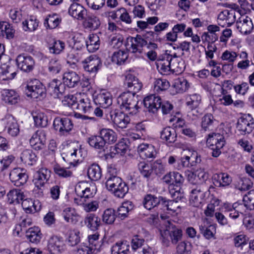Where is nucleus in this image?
<instances>
[{"label":"nucleus","instance_id":"16","mask_svg":"<svg viewBox=\"0 0 254 254\" xmlns=\"http://www.w3.org/2000/svg\"><path fill=\"white\" fill-rule=\"evenodd\" d=\"M123 112L113 111L110 114L111 120L114 124L121 128H126L130 122L129 117Z\"/></svg>","mask_w":254,"mask_h":254},{"label":"nucleus","instance_id":"24","mask_svg":"<svg viewBox=\"0 0 254 254\" xmlns=\"http://www.w3.org/2000/svg\"><path fill=\"white\" fill-rule=\"evenodd\" d=\"M164 182L169 185L174 186H182L184 182V178L182 174L177 172H169L163 178Z\"/></svg>","mask_w":254,"mask_h":254},{"label":"nucleus","instance_id":"48","mask_svg":"<svg viewBox=\"0 0 254 254\" xmlns=\"http://www.w3.org/2000/svg\"><path fill=\"white\" fill-rule=\"evenodd\" d=\"M171 65V71L176 74L182 73L186 67L185 61L182 59H178L177 56L176 57L173 58Z\"/></svg>","mask_w":254,"mask_h":254},{"label":"nucleus","instance_id":"17","mask_svg":"<svg viewBox=\"0 0 254 254\" xmlns=\"http://www.w3.org/2000/svg\"><path fill=\"white\" fill-rule=\"evenodd\" d=\"M205 193L199 187L192 190L190 200L191 205L196 207H200L205 201Z\"/></svg>","mask_w":254,"mask_h":254},{"label":"nucleus","instance_id":"12","mask_svg":"<svg viewBox=\"0 0 254 254\" xmlns=\"http://www.w3.org/2000/svg\"><path fill=\"white\" fill-rule=\"evenodd\" d=\"M144 36L137 35L135 37H130L128 45H130L129 50L132 53L141 54L142 52L144 46L147 45V42Z\"/></svg>","mask_w":254,"mask_h":254},{"label":"nucleus","instance_id":"1","mask_svg":"<svg viewBox=\"0 0 254 254\" xmlns=\"http://www.w3.org/2000/svg\"><path fill=\"white\" fill-rule=\"evenodd\" d=\"M111 170L109 171V173L107 176L106 187L115 196L123 198L128 192V187L120 177L111 174Z\"/></svg>","mask_w":254,"mask_h":254},{"label":"nucleus","instance_id":"20","mask_svg":"<svg viewBox=\"0 0 254 254\" xmlns=\"http://www.w3.org/2000/svg\"><path fill=\"white\" fill-rule=\"evenodd\" d=\"M68 13L74 18L81 20L87 16V10L77 2H73L68 8Z\"/></svg>","mask_w":254,"mask_h":254},{"label":"nucleus","instance_id":"14","mask_svg":"<svg viewBox=\"0 0 254 254\" xmlns=\"http://www.w3.org/2000/svg\"><path fill=\"white\" fill-rule=\"evenodd\" d=\"M143 103L149 112L155 113L160 108L162 100L159 96L152 94L144 98Z\"/></svg>","mask_w":254,"mask_h":254},{"label":"nucleus","instance_id":"5","mask_svg":"<svg viewBox=\"0 0 254 254\" xmlns=\"http://www.w3.org/2000/svg\"><path fill=\"white\" fill-rule=\"evenodd\" d=\"M225 142L224 137L220 133L208 134L206 144L212 150L211 155L213 157H218L221 154V149L224 146Z\"/></svg>","mask_w":254,"mask_h":254},{"label":"nucleus","instance_id":"13","mask_svg":"<svg viewBox=\"0 0 254 254\" xmlns=\"http://www.w3.org/2000/svg\"><path fill=\"white\" fill-rule=\"evenodd\" d=\"M236 20L235 12L227 9L221 11L218 16V24L222 27H230Z\"/></svg>","mask_w":254,"mask_h":254},{"label":"nucleus","instance_id":"41","mask_svg":"<svg viewBox=\"0 0 254 254\" xmlns=\"http://www.w3.org/2000/svg\"><path fill=\"white\" fill-rule=\"evenodd\" d=\"M80 146L77 143H72L69 144L66 148V156L70 160L73 161H76V157L80 155ZM78 161V159H77Z\"/></svg>","mask_w":254,"mask_h":254},{"label":"nucleus","instance_id":"62","mask_svg":"<svg viewBox=\"0 0 254 254\" xmlns=\"http://www.w3.org/2000/svg\"><path fill=\"white\" fill-rule=\"evenodd\" d=\"M248 242V238L244 234L239 235L234 239L235 246L237 248H240L241 250L245 247H247Z\"/></svg>","mask_w":254,"mask_h":254},{"label":"nucleus","instance_id":"58","mask_svg":"<svg viewBox=\"0 0 254 254\" xmlns=\"http://www.w3.org/2000/svg\"><path fill=\"white\" fill-rule=\"evenodd\" d=\"M244 206L250 210L254 209V190L249 191L243 197Z\"/></svg>","mask_w":254,"mask_h":254},{"label":"nucleus","instance_id":"63","mask_svg":"<svg viewBox=\"0 0 254 254\" xmlns=\"http://www.w3.org/2000/svg\"><path fill=\"white\" fill-rule=\"evenodd\" d=\"M54 170L60 177L68 178L72 175V172L68 168H64L59 165H56L54 167Z\"/></svg>","mask_w":254,"mask_h":254},{"label":"nucleus","instance_id":"51","mask_svg":"<svg viewBox=\"0 0 254 254\" xmlns=\"http://www.w3.org/2000/svg\"><path fill=\"white\" fill-rule=\"evenodd\" d=\"M116 211L113 208H107L102 215V221L106 224L112 225L114 224L117 218Z\"/></svg>","mask_w":254,"mask_h":254},{"label":"nucleus","instance_id":"34","mask_svg":"<svg viewBox=\"0 0 254 254\" xmlns=\"http://www.w3.org/2000/svg\"><path fill=\"white\" fill-rule=\"evenodd\" d=\"M68 42L71 49L76 51H81L84 48V45L86 44L84 39L81 36L78 35L73 36L69 39Z\"/></svg>","mask_w":254,"mask_h":254},{"label":"nucleus","instance_id":"29","mask_svg":"<svg viewBox=\"0 0 254 254\" xmlns=\"http://www.w3.org/2000/svg\"><path fill=\"white\" fill-rule=\"evenodd\" d=\"M64 83L69 88H74L80 84V78L75 72L64 73L63 76Z\"/></svg>","mask_w":254,"mask_h":254},{"label":"nucleus","instance_id":"33","mask_svg":"<svg viewBox=\"0 0 254 254\" xmlns=\"http://www.w3.org/2000/svg\"><path fill=\"white\" fill-rule=\"evenodd\" d=\"M2 100L6 103L15 104L19 100L18 94L13 90L3 89L1 92Z\"/></svg>","mask_w":254,"mask_h":254},{"label":"nucleus","instance_id":"47","mask_svg":"<svg viewBox=\"0 0 254 254\" xmlns=\"http://www.w3.org/2000/svg\"><path fill=\"white\" fill-rule=\"evenodd\" d=\"M182 186H174L171 185L169 186L168 189L169 193L175 200H182L184 198V193Z\"/></svg>","mask_w":254,"mask_h":254},{"label":"nucleus","instance_id":"30","mask_svg":"<svg viewBox=\"0 0 254 254\" xmlns=\"http://www.w3.org/2000/svg\"><path fill=\"white\" fill-rule=\"evenodd\" d=\"M134 208L133 203L130 201H126L122 203L121 206L118 207L117 211V217L121 220H124L128 216L129 211Z\"/></svg>","mask_w":254,"mask_h":254},{"label":"nucleus","instance_id":"49","mask_svg":"<svg viewBox=\"0 0 254 254\" xmlns=\"http://www.w3.org/2000/svg\"><path fill=\"white\" fill-rule=\"evenodd\" d=\"M87 174L92 181H98L102 176L101 169L98 164H93L89 167Z\"/></svg>","mask_w":254,"mask_h":254},{"label":"nucleus","instance_id":"8","mask_svg":"<svg viewBox=\"0 0 254 254\" xmlns=\"http://www.w3.org/2000/svg\"><path fill=\"white\" fill-rule=\"evenodd\" d=\"M82 66L85 71L95 74L102 65L100 59L95 55L90 56L82 61Z\"/></svg>","mask_w":254,"mask_h":254},{"label":"nucleus","instance_id":"36","mask_svg":"<svg viewBox=\"0 0 254 254\" xmlns=\"http://www.w3.org/2000/svg\"><path fill=\"white\" fill-rule=\"evenodd\" d=\"M42 233L38 227H32L26 231V237L29 241L37 244L41 241Z\"/></svg>","mask_w":254,"mask_h":254},{"label":"nucleus","instance_id":"15","mask_svg":"<svg viewBox=\"0 0 254 254\" xmlns=\"http://www.w3.org/2000/svg\"><path fill=\"white\" fill-rule=\"evenodd\" d=\"M51 176V171L46 168H41L34 175L33 182L36 187L40 189L47 182Z\"/></svg>","mask_w":254,"mask_h":254},{"label":"nucleus","instance_id":"23","mask_svg":"<svg viewBox=\"0 0 254 254\" xmlns=\"http://www.w3.org/2000/svg\"><path fill=\"white\" fill-rule=\"evenodd\" d=\"M212 179L214 185L219 188L228 186L232 181L231 177L226 173H215Z\"/></svg>","mask_w":254,"mask_h":254},{"label":"nucleus","instance_id":"40","mask_svg":"<svg viewBox=\"0 0 254 254\" xmlns=\"http://www.w3.org/2000/svg\"><path fill=\"white\" fill-rule=\"evenodd\" d=\"M84 19V26L91 30L98 29L101 24L99 18L93 15H87Z\"/></svg>","mask_w":254,"mask_h":254},{"label":"nucleus","instance_id":"61","mask_svg":"<svg viewBox=\"0 0 254 254\" xmlns=\"http://www.w3.org/2000/svg\"><path fill=\"white\" fill-rule=\"evenodd\" d=\"M62 69V65L59 59L55 58L50 60L49 63L48 69L52 74L58 73Z\"/></svg>","mask_w":254,"mask_h":254},{"label":"nucleus","instance_id":"31","mask_svg":"<svg viewBox=\"0 0 254 254\" xmlns=\"http://www.w3.org/2000/svg\"><path fill=\"white\" fill-rule=\"evenodd\" d=\"M177 137L175 129L170 127L164 128L160 133L161 138L170 143L175 142Z\"/></svg>","mask_w":254,"mask_h":254},{"label":"nucleus","instance_id":"32","mask_svg":"<svg viewBox=\"0 0 254 254\" xmlns=\"http://www.w3.org/2000/svg\"><path fill=\"white\" fill-rule=\"evenodd\" d=\"M95 103L102 107L107 108L112 104V98L109 92H104L98 94L95 99Z\"/></svg>","mask_w":254,"mask_h":254},{"label":"nucleus","instance_id":"2","mask_svg":"<svg viewBox=\"0 0 254 254\" xmlns=\"http://www.w3.org/2000/svg\"><path fill=\"white\" fill-rule=\"evenodd\" d=\"M138 100L136 94L131 92H124L117 98V103L123 111L128 112L129 114H135L139 108Z\"/></svg>","mask_w":254,"mask_h":254},{"label":"nucleus","instance_id":"38","mask_svg":"<svg viewBox=\"0 0 254 254\" xmlns=\"http://www.w3.org/2000/svg\"><path fill=\"white\" fill-rule=\"evenodd\" d=\"M62 215L65 221L67 222H70L72 224H75L78 221V214L75 209L71 207L65 208L63 213Z\"/></svg>","mask_w":254,"mask_h":254},{"label":"nucleus","instance_id":"22","mask_svg":"<svg viewBox=\"0 0 254 254\" xmlns=\"http://www.w3.org/2000/svg\"><path fill=\"white\" fill-rule=\"evenodd\" d=\"M2 123L7 129V132L12 136H16L19 132V126L14 117L8 115L2 120Z\"/></svg>","mask_w":254,"mask_h":254},{"label":"nucleus","instance_id":"39","mask_svg":"<svg viewBox=\"0 0 254 254\" xmlns=\"http://www.w3.org/2000/svg\"><path fill=\"white\" fill-rule=\"evenodd\" d=\"M87 142L90 146L97 150H104L105 143L101 135H92L87 139Z\"/></svg>","mask_w":254,"mask_h":254},{"label":"nucleus","instance_id":"3","mask_svg":"<svg viewBox=\"0 0 254 254\" xmlns=\"http://www.w3.org/2000/svg\"><path fill=\"white\" fill-rule=\"evenodd\" d=\"M53 128L60 136H66L71 134L74 127L73 123L69 118L57 117L53 121Z\"/></svg>","mask_w":254,"mask_h":254},{"label":"nucleus","instance_id":"35","mask_svg":"<svg viewBox=\"0 0 254 254\" xmlns=\"http://www.w3.org/2000/svg\"><path fill=\"white\" fill-rule=\"evenodd\" d=\"M99 134L104 139L105 144L114 143L117 139L116 133L111 129L102 128L100 130Z\"/></svg>","mask_w":254,"mask_h":254},{"label":"nucleus","instance_id":"45","mask_svg":"<svg viewBox=\"0 0 254 254\" xmlns=\"http://www.w3.org/2000/svg\"><path fill=\"white\" fill-rule=\"evenodd\" d=\"M20 158L22 161L29 165H34L38 159L36 154L32 150L28 149L23 151Z\"/></svg>","mask_w":254,"mask_h":254},{"label":"nucleus","instance_id":"21","mask_svg":"<svg viewBox=\"0 0 254 254\" xmlns=\"http://www.w3.org/2000/svg\"><path fill=\"white\" fill-rule=\"evenodd\" d=\"M51 254H59L64 249L63 242L57 236H52L49 240L47 246Z\"/></svg>","mask_w":254,"mask_h":254},{"label":"nucleus","instance_id":"26","mask_svg":"<svg viewBox=\"0 0 254 254\" xmlns=\"http://www.w3.org/2000/svg\"><path fill=\"white\" fill-rule=\"evenodd\" d=\"M84 223L88 229L93 231L98 230L101 224L100 218L94 213L88 214L84 218Z\"/></svg>","mask_w":254,"mask_h":254},{"label":"nucleus","instance_id":"19","mask_svg":"<svg viewBox=\"0 0 254 254\" xmlns=\"http://www.w3.org/2000/svg\"><path fill=\"white\" fill-rule=\"evenodd\" d=\"M237 28L242 34H250L253 29V24L251 19L248 16H241L236 22Z\"/></svg>","mask_w":254,"mask_h":254},{"label":"nucleus","instance_id":"43","mask_svg":"<svg viewBox=\"0 0 254 254\" xmlns=\"http://www.w3.org/2000/svg\"><path fill=\"white\" fill-rule=\"evenodd\" d=\"M172 86L175 89L176 93H181L188 90L190 85L187 79L180 77L174 80Z\"/></svg>","mask_w":254,"mask_h":254},{"label":"nucleus","instance_id":"55","mask_svg":"<svg viewBox=\"0 0 254 254\" xmlns=\"http://www.w3.org/2000/svg\"><path fill=\"white\" fill-rule=\"evenodd\" d=\"M128 57V54L127 52L119 50L114 53L112 57V61L117 64L121 65L125 63Z\"/></svg>","mask_w":254,"mask_h":254},{"label":"nucleus","instance_id":"28","mask_svg":"<svg viewBox=\"0 0 254 254\" xmlns=\"http://www.w3.org/2000/svg\"><path fill=\"white\" fill-rule=\"evenodd\" d=\"M126 84L128 88L127 92L136 94L142 88V83L133 75L128 74L126 76Z\"/></svg>","mask_w":254,"mask_h":254},{"label":"nucleus","instance_id":"11","mask_svg":"<svg viewBox=\"0 0 254 254\" xmlns=\"http://www.w3.org/2000/svg\"><path fill=\"white\" fill-rule=\"evenodd\" d=\"M66 88L61 81L54 79L47 86V91L54 98H60L65 92Z\"/></svg>","mask_w":254,"mask_h":254},{"label":"nucleus","instance_id":"42","mask_svg":"<svg viewBox=\"0 0 254 254\" xmlns=\"http://www.w3.org/2000/svg\"><path fill=\"white\" fill-rule=\"evenodd\" d=\"M129 246L127 242H119L114 244L111 249L112 254H129Z\"/></svg>","mask_w":254,"mask_h":254},{"label":"nucleus","instance_id":"37","mask_svg":"<svg viewBox=\"0 0 254 254\" xmlns=\"http://www.w3.org/2000/svg\"><path fill=\"white\" fill-rule=\"evenodd\" d=\"M7 196L9 203H19L25 197L23 192L18 189L10 190L7 193Z\"/></svg>","mask_w":254,"mask_h":254},{"label":"nucleus","instance_id":"60","mask_svg":"<svg viewBox=\"0 0 254 254\" xmlns=\"http://www.w3.org/2000/svg\"><path fill=\"white\" fill-rule=\"evenodd\" d=\"M201 100V97L199 95L193 94L190 95L187 99L186 104L191 109H195L199 105Z\"/></svg>","mask_w":254,"mask_h":254},{"label":"nucleus","instance_id":"64","mask_svg":"<svg viewBox=\"0 0 254 254\" xmlns=\"http://www.w3.org/2000/svg\"><path fill=\"white\" fill-rule=\"evenodd\" d=\"M60 21L59 18L56 15H49L45 20L44 25L50 29H54L58 26Z\"/></svg>","mask_w":254,"mask_h":254},{"label":"nucleus","instance_id":"53","mask_svg":"<svg viewBox=\"0 0 254 254\" xmlns=\"http://www.w3.org/2000/svg\"><path fill=\"white\" fill-rule=\"evenodd\" d=\"M178 202V200H168L166 198L163 197V200L162 201L161 209H162L164 211L167 210L175 212L179 208H180Z\"/></svg>","mask_w":254,"mask_h":254},{"label":"nucleus","instance_id":"27","mask_svg":"<svg viewBox=\"0 0 254 254\" xmlns=\"http://www.w3.org/2000/svg\"><path fill=\"white\" fill-rule=\"evenodd\" d=\"M14 66H11L10 63L0 65V79L2 80L14 78L16 73L14 71Z\"/></svg>","mask_w":254,"mask_h":254},{"label":"nucleus","instance_id":"57","mask_svg":"<svg viewBox=\"0 0 254 254\" xmlns=\"http://www.w3.org/2000/svg\"><path fill=\"white\" fill-rule=\"evenodd\" d=\"M38 23L36 18L34 17H31L29 19L23 21V29L25 31H34L38 27Z\"/></svg>","mask_w":254,"mask_h":254},{"label":"nucleus","instance_id":"6","mask_svg":"<svg viewBox=\"0 0 254 254\" xmlns=\"http://www.w3.org/2000/svg\"><path fill=\"white\" fill-rule=\"evenodd\" d=\"M254 121L251 115L245 114L240 118L236 126V132L241 135L250 133L254 128Z\"/></svg>","mask_w":254,"mask_h":254},{"label":"nucleus","instance_id":"52","mask_svg":"<svg viewBox=\"0 0 254 254\" xmlns=\"http://www.w3.org/2000/svg\"><path fill=\"white\" fill-rule=\"evenodd\" d=\"M201 161L200 156H196L194 157L185 156L181 157L179 160V164H181L183 167L190 168L196 165Z\"/></svg>","mask_w":254,"mask_h":254},{"label":"nucleus","instance_id":"18","mask_svg":"<svg viewBox=\"0 0 254 254\" xmlns=\"http://www.w3.org/2000/svg\"><path fill=\"white\" fill-rule=\"evenodd\" d=\"M163 200V196H156L151 194H147L144 197L143 204L144 207L148 210L155 207H159L161 209Z\"/></svg>","mask_w":254,"mask_h":254},{"label":"nucleus","instance_id":"44","mask_svg":"<svg viewBox=\"0 0 254 254\" xmlns=\"http://www.w3.org/2000/svg\"><path fill=\"white\" fill-rule=\"evenodd\" d=\"M216 120L211 114H205L201 119V127L204 131L212 130Z\"/></svg>","mask_w":254,"mask_h":254},{"label":"nucleus","instance_id":"54","mask_svg":"<svg viewBox=\"0 0 254 254\" xmlns=\"http://www.w3.org/2000/svg\"><path fill=\"white\" fill-rule=\"evenodd\" d=\"M91 100L87 97L80 99L77 105V108L82 110L84 113H90L93 110Z\"/></svg>","mask_w":254,"mask_h":254},{"label":"nucleus","instance_id":"7","mask_svg":"<svg viewBox=\"0 0 254 254\" xmlns=\"http://www.w3.org/2000/svg\"><path fill=\"white\" fill-rule=\"evenodd\" d=\"M176 57V53H172L171 51L166 50L164 54L159 57L156 62V65L158 70L165 74L171 71L172 60L173 58Z\"/></svg>","mask_w":254,"mask_h":254},{"label":"nucleus","instance_id":"9","mask_svg":"<svg viewBox=\"0 0 254 254\" xmlns=\"http://www.w3.org/2000/svg\"><path fill=\"white\" fill-rule=\"evenodd\" d=\"M16 62L18 67L26 72L32 71L35 64L34 59L31 56L24 54L18 56Z\"/></svg>","mask_w":254,"mask_h":254},{"label":"nucleus","instance_id":"46","mask_svg":"<svg viewBox=\"0 0 254 254\" xmlns=\"http://www.w3.org/2000/svg\"><path fill=\"white\" fill-rule=\"evenodd\" d=\"M100 39L96 34H91L89 36V40L86 41V45L89 52H94L99 48Z\"/></svg>","mask_w":254,"mask_h":254},{"label":"nucleus","instance_id":"56","mask_svg":"<svg viewBox=\"0 0 254 254\" xmlns=\"http://www.w3.org/2000/svg\"><path fill=\"white\" fill-rule=\"evenodd\" d=\"M64 43L60 40H53L49 45V50L50 53L59 54L64 49Z\"/></svg>","mask_w":254,"mask_h":254},{"label":"nucleus","instance_id":"59","mask_svg":"<svg viewBox=\"0 0 254 254\" xmlns=\"http://www.w3.org/2000/svg\"><path fill=\"white\" fill-rule=\"evenodd\" d=\"M33 119L36 126L45 127L48 126V117L43 113H40L33 116Z\"/></svg>","mask_w":254,"mask_h":254},{"label":"nucleus","instance_id":"50","mask_svg":"<svg viewBox=\"0 0 254 254\" xmlns=\"http://www.w3.org/2000/svg\"><path fill=\"white\" fill-rule=\"evenodd\" d=\"M137 167L140 174L143 178L147 180L151 178L153 173L151 166L144 161H142L138 164Z\"/></svg>","mask_w":254,"mask_h":254},{"label":"nucleus","instance_id":"4","mask_svg":"<svg viewBox=\"0 0 254 254\" xmlns=\"http://www.w3.org/2000/svg\"><path fill=\"white\" fill-rule=\"evenodd\" d=\"M25 88L27 96L32 98L41 100L45 96L46 88L37 79L28 81Z\"/></svg>","mask_w":254,"mask_h":254},{"label":"nucleus","instance_id":"25","mask_svg":"<svg viewBox=\"0 0 254 254\" xmlns=\"http://www.w3.org/2000/svg\"><path fill=\"white\" fill-rule=\"evenodd\" d=\"M137 151L141 157L145 158H154L157 154L154 146L149 144H140Z\"/></svg>","mask_w":254,"mask_h":254},{"label":"nucleus","instance_id":"10","mask_svg":"<svg viewBox=\"0 0 254 254\" xmlns=\"http://www.w3.org/2000/svg\"><path fill=\"white\" fill-rule=\"evenodd\" d=\"M9 178L15 186L20 187L27 182L28 177L23 169L16 168L10 172Z\"/></svg>","mask_w":254,"mask_h":254}]
</instances>
